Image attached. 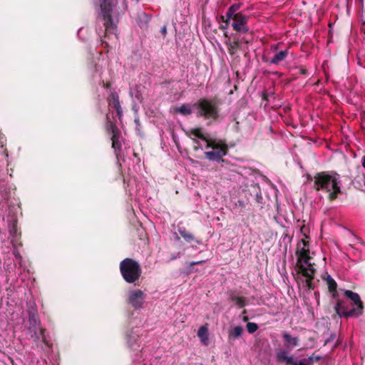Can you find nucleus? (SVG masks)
Returning <instances> with one entry per match:
<instances>
[{
    "label": "nucleus",
    "mask_w": 365,
    "mask_h": 365,
    "mask_svg": "<svg viewBox=\"0 0 365 365\" xmlns=\"http://www.w3.org/2000/svg\"><path fill=\"white\" fill-rule=\"evenodd\" d=\"M349 305L347 301L336 298L334 310L339 317H345V318L355 317V316L344 315L346 313L349 312L350 309H349Z\"/></svg>",
    "instance_id": "nucleus-12"
},
{
    "label": "nucleus",
    "mask_w": 365,
    "mask_h": 365,
    "mask_svg": "<svg viewBox=\"0 0 365 365\" xmlns=\"http://www.w3.org/2000/svg\"><path fill=\"white\" fill-rule=\"evenodd\" d=\"M327 284L329 291L331 293V297L334 299H336L338 297V293L336 291L337 284L330 275H327Z\"/></svg>",
    "instance_id": "nucleus-16"
},
{
    "label": "nucleus",
    "mask_w": 365,
    "mask_h": 365,
    "mask_svg": "<svg viewBox=\"0 0 365 365\" xmlns=\"http://www.w3.org/2000/svg\"><path fill=\"white\" fill-rule=\"evenodd\" d=\"M119 268L123 279L129 284L138 281L142 274L140 264L132 258H125L122 260Z\"/></svg>",
    "instance_id": "nucleus-5"
},
{
    "label": "nucleus",
    "mask_w": 365,
    "mask_h": 365,
    "mask_svg": "<svg viewBox=\"0 0 365 365\" xmlns=\"http://www.w3.org/2000/svg\"><path fill=\"white\" fill-rule=\"evenodd\" d=\"M192 107L196 117L205 120L207 126L220 119V101L217 98H200L193 104Z\"/></svg>",
    "instance_id": "nucleus-3"
},
{
    "label": "nucleus",
    "mask_w": 365,
    "mask_h": 365,
    "mask_svg": "<svg viewBox=\"0 0 365 365\" xmlns=\"http://www.w3.org/2000/svg\"><path fill=\"white\" fill-rule=\"evenodd\" d=\"M230 299L235 302V304L239 308L245 307L247 304V299L245 297L237 296L234 294H231Z\"/></svg>",
    "instance_id": "nucleus-18"
},
{
    "label": "nucleus",
    "mask_w": 365,
    "mask_h": 365,
    "mask_svg": "<svg viewBox=\"0 0 365 365\" xmlns=\"http://www.w3.org/2000/svg\"><path fill=\"white\" fill-rule=\"evenodd\" d=\"M308 267H305L303 264H300L298 267V272L304 277H314L316 269L313 267V264L309 262L307 264Z\"/></svg>",
    "instance_id": "nucleus-14"
},
{
    "label": "nucleus",
    "mask_w": 365,
    "mask_h": 365,
    "mask_svg": "<svg viewBox=\"0 0 365 365\" xmlns=\"http://www.w3.org/2000/svg\"><path fill=\"white\" fill-rule=\"evenodd\" d=\"M107 119L108 118L107 117ZM106 132L110 135H115L116 133H120V130L117 127V125L111 120H108L106 125Z\"/></svg>",
    "instance_id": "nucleus-19"
},
{
    "label": "nucleus",
    "mask_w": 365,
    "mask_h": 365,
    "mask_svg": "<svg viewBox=\"0 0 365 365\" xmlns=\"http://www.w3.org/2000/svg\"><path fill=\"white\" fill-rule=\"evenodd\" d=\"M328 25H329V27L331 29V28L332 27V25H333V24H328Z\"/></svg>",
    "instance_id": "nucleus-48"
},
{
    "label": "nucleus",
    "mask_w": 365,
    "mask_h": 365,
    "mask_svg": "<svg viewBox=\"0 0 365 365\" xmlns=\"http://www.w3.org/2000/svg\"><path fill=\"white\" fill-rule=\"evenodd\" d=\"M322 357L320 356H316L314 354L309 356L307 359H306L307 364H312L314 362H318L320 361Z\"/></svg>",
    "instance_id": "nucleus-28"
},
{
    "label": "nucleus",
    "mask_w": 365,
    "mask_h": 365,
    "mask_svg": "<svg viewBox=\"0 0 365 365\" xmlns=\"http://www.w3.org/2000/svg\"><path fill=\"white\" fill-rule=\"evenodd\" d=\"M179 257H180V252L174 253V254H173V255H171V257H170V258L169 261L175 260V259H178V258H179Z\"/></svg>",
    "instance_id": "nucleus-34"
},
{
    "label": "nucleus",
    "mask_w": 365,
    "mask_h": 365,
    "mask_svg": "<svg viewBox=\"0 0 365 365\" xmlns=\"http://www.w3.org/2000/svg\"><path fill=\"white\" fill-rule=\"evenodd\" d=\"M160 32L162 34L163 36H165L166 33H167V29H166V26H163L161 29H160Z\"/></svg>",
    "instance_id": "nucleus-37"
},
{
    "label": "nucleus",
    "mask_w": 365,
    "mask_h": 365,
    "mask_svg": "<svg viewBox=\"0 0 365 365\" xmlns=\"http://www.w3.org/2000/svg\"><path fill=\"white\" fill-rule=\"evenodd\" d=\"M175 110L183 115H189L192 113V109L188 104H183L180 107L176 108Z\"/></svg>",
    "instance_id": "nucleus-23"
},
{
    "label": "nucleus",
    "mask_w": 365,
    "mask_h": 365,
    "mask_svg": "<svg viewBox=\"0 0 365 365\" xmlns=\"http://www.w3.org/2000/svg\"><path fill=\"white\" fill-rule=\"evenodd\" d=\"M207 329L205 327H201L197 331V336L202 339L207 335Z\"/></svg>",
    "instance_id": "nucleus-30"
},
{
    "label": "nucleus",
    "mask_w": 365,
    "mask_h": 365,
    "mask_svg": "<svg viewBox=\"0 0 365 365\" xmlns=\"http://www.w3.org/2000/svg\"><path fill=\"white\" fill-rule=\"evenodd\" d=\"M309 248L300 247V244H297L296 255L298 256V259L297 262V266L298 267L300 264L304 262V264H308V262L311 259V257L309 255Z\"/></svg>",
    "instance_id": "nucleus-11"
},
{
    "label": "nucleus",
    "mask_w": 365,
    "mask_h": 365,
    "mask_svg": "<svg viewBox=\"0 0 365 365\" xmlns=\"http://www.w3.org/2000/svg\"><path fill=\"white\" fill-rule=\"evenodd\" d=\"M256 200L257 202H260L261 200H262V196L261 194H257L256 195Z\"/></svg>",
    "instance_id": "nucleus-39"
},
{
    "label": "nucleus",
    "mask_w": 365,
    "mask_h": 365,
    "mask_svg": "<svg viewBox=\"0 0 365 365\" xmlns=\"http://www.w3.org/2000/svg\"><path fill=\"white\" fill-rule=\"evenodd\" d=\"M104 27L106 35L110 33H115L118 30L117 24H104Z\"/></svg>",
    "instance_id": "nucleus-25"
},
{
    "label": "nucleus",
    "mask_w": 365,
    "mask_h": 365,
    "mask_svg": "<svg viewBox=\"0 0 365 365\" xmlns=\"http://www.w3.org/2000/svg\"><path fill=\"white\" fill-rule=\"evenodd\" d=\"M243 320L244 321H247L248 320V317H243Z\"/></svg>",
    "instance_id": "nucleus-44"
},
{
    "label": "nucleus",
    "mask_w": 365,
    "mask_h": 365,
    "mask_svg": "<svg viewBox=\"0 0 365 365\" xmlns=\"http://www.w3.org/2000/svg\"><path fill=\"white\" fill-rule=\"evenodd\" d=\"M117 0H99V16L105 23H114Z\"/></svg>",
    "instance_id": "nucleus-6"
},
{
    "label": "nucleus",
    "mask_w": 365,
    "mask_h": 365,
    "mask_svg": "<svg viewBox=\"0 0 365 365\" xmlns=\"http://www.w3.org/2000/svg\"><path fill=\"white\" fill-rule=\"evenodd\" d=\"M27 336L36 343L37 347L39 346V341H41L48 346H51L46 335V329L43 328L41 324L40 318L37 309L31 307L28 311V326Z\"/></svg>",
    "instance_id": "nucleus-4"
},
{
    "label": "nucleus",
    "mask_w": 365,
    "mask_h": 365,
    "mask_svg": "<svg viewBox=\"0 0 365 365\" xmlns=\"http://www.w3.org/2000/svg\"><path fill=\"white\" fill-rule=\"evenodd\" d=\"M246 313H247L246 310L244 309L243 312H242V314H246Z\"/></svg>",
    "instance_id": "nucleus-50"
},
{
    "label": "nucleus",
    "mask_w": 365,
    "mask_h": 365,
    "mask_svg": "<svg viewBox=\"0 0 365 365\" xmlns=\"http://www.w3.org/2000/svg\"><path fill=\"white\" fill-rule=\"evenodd\" d=\"M229 25H230V24H226L225 26H224L223 24H220L219 28H220V29H227V28H228V26H229Z\"/></svg>",
    "instance_id": "nucleus-40"
},
{
    "label": "nucleus",
    "mask_w": 365,
    "mask_h": 365,
    "mask_svg": "<svg viewBox=\"0 0 365 365\" xmlns=\"http://www.w3.org/2000/svg\"><path fill=\"white\" fill-rule=\"evenodd\" d=\"M361 165L364 168H365V155L363 156L361 160Z\"/></svg>",
    "instance_id": "nucleus-41"
},
{
    "label": "nucleus",
    "mask_w": 365,
    "mask_h": 365,
    "mask_svg": "<svg viewBox=\"0 0 365 365\" xmlns=\"http://www.w3.org/2000/svg\"><path fill=\"white\" fill-rule=\"evenodd\" d=\"M306 285L309 289H314V283L313 282V279L314 277H306Z\"/></svg>",
    "instance_id": "nucleus-29"
},
{
    "label": "nucleus",
    "mask_w": 365,
    "mask_h": 365,
    "mask_svg": "<svg viewBox=\"0 0 365 365\" xmlns=\"http://www.w3.org/2000/svg\"><path fill=\"white\" fill-rule=\"evenodd\" d=\"M145 297L146 294L142 290L134 289L129 292L127 302L135 309H139L143 307Z\"/></svg>",
    "instance_id": "nucleus-9"
},
{
    "label": "nucleus",
    "mask_w": 365,
    "mask_h": 365,
    "mask_svg": "<svg viewBox=\"0 0 365 365\" xmlns=\"http://www.w3.org/2000/svg\"><path fill=\"white\" fill-rule=\"evenodd\" d=\"M335 338V335L334 334H331L330 336V337L326 340L325 343H324V345H326L327 344H328L329 342H330L331 341L334 340Z\"/></svg>",
    "instance_id": "nucleus-36"
},
{
    "label": "nucleus",
    "mask_w": 365,
    "mask_h": 365,
    "mask_svg": "<svg viewBox=\"0 0 365 365\" xmlns=\"http://www.w3.org/2000/svg\"><path fill=\"white\" fill-rule=\"evenodd\" d=\"M244 40L246 43H248L250 41V38H245Z\"/></svg>",
    "instance_id": "nucleus-45"
},
{
    "label": "nucleus",
    "mask_w": 365,
    "mask_h": 365,
    "mask_svg": "<svg viewBox=\"0 0 365 365\" xmlns=\"http://www.w3.org/2000/svg\"><path fill=\"white\" fill-rule=\"evenodd\" d=\"M282 337L285 341V346L290 348L291 346H297L299 343V339L297 337H292L289 333L284 332Z\"/></svg>",
    "instance_id": "nucleus-17"
},
{
    "label": "nucleus",
    "mask_w": 365,
    "mask_h": 365,
    "mask_svg": "<svg viewBox=\"0 0 365 365\" xmlns=\"http://www.w3.org/2000/svg\"><path fill=\"white\" fill-rule=\"evenodd\" d=\"M308 180H312V178L310 175H309V176H308Z\"/></svg>",
    "instance_id": "nucleus-46"
},
{
    "label": "nucleus",
    "mask_w": 365,
    "mask_h": 365,
    "mask_svg": "<svg viewBox=\"0 0 365 365\" xmlns=\"http://www.w3.org/2000/svg\"><path fill=\"white\" fill-rule=\"evenodd\" d=\"M298 244H300V247H302V245H303L302 247H304L306 248L309 247V242L306 241L304 239L301 240V241Z\"/></svg>",
    "instance_id": "nucleus-32"
},
{
    "label": "nucleus",
    "mask_w": 365,
    "mask_h": 365,
    "mask_svg": "<svg viewBox=\"0 0 365 365\" xmlns=\"http://www.w3.org/2000/svg\"><path fill=\"white\" fill-rule=\"evenodd\" d=\"M300 73H301L302 74L306 75V74H307V70H306V69L302 68V69L300 70Z\"/></svg>",
    "instance_id": "nucleus-42"
},
{
    "label": "nucleus",
    "mask_w": 365,
    "mask_h": 365,
    "mask_svg": "<svg viewBox=\"0 0 365 365\" xmlns=\"http://www.w3.org/2000/svg\"><path fill=\"white\" fill-rule=\"evenodd\" d=\"M120 135L121 133H118L110 136V140L112 141V148H113L116 157H118L122 151V144L120 141Z\"/></svg>",
    "instance_id": "nucleus-13"
},
{
    "label": "nucleus",
    "mask_w": 365,
    "mask_h": 365,
    "mask_svg": "<svg viewBox=\"0 0 365 365\" xmlns=\"http://www.w3.org/2000/svg\"><path fill=\"white\" fill-rule=\"evenodd\" d=\"M140 19V23H149L152 21V16L146 14L144 12H141L138 14Z\"/></svg>",
    "instance_id": "nucleus-26"
},
{
    "label": "nucleus",
    "mask_w": 365,
    "mask_h": 365,
    "mask_svg": "<svg viewBox=\"0 0 365 365\" xmlns=\"http://www.w3.org/2000/svg\"><path fill=\"white\" fill-rule=\"evenodd\" d=\"M225 35L227 36V31L225 32Z\"/></svg>",
    "instance_id": "nucleus-52"
},
{
    "label": "nucleus",
    "mask_w": 365,
    "mask_h": 365,
    "mask_svg": "<svg viewBox=\"0 0 365 365\" xmlns=\"http://www.w3.org/2000/svg\"><path fill=\"white\" fill-rule=\"evenodd\" d=\"M240 6V4L232 5L227 11L225 16H222L223 23H229L231 19L233 20L234 23H246L247 21L246 16L238 11Z\"/></svg>",
    "instance_id": "nucleus-8"
},
{
    "label": "nucleus",
    "mask_w": 365,
    "mask_h": 365,
    "mask_svg": "<svg viewBox=\"0 0 365 365\" xmlns=\"http://www.w3.org/2000/svg\"><path fill=\"white\" fill-rule=\"evenodd\" d=\"M189 133L190 135L205 141L207 149H212L210 151L205 152L204 154L207 159L218 163L223 161L222 158L228 153V146L225 140L210 138L208 134L202 133V128H191Z\"/></svg>",
    "instance_id": "nucleus-1"
},
{
    "label": "nucleus",
    "mask_w": 365,
    "mask_h": 365,
    "mask_svg": "<svg viewBox=\"0 0 365 365\" xmlns=\"http://www.w3.org/2000/svg\"><path fill=\"white\" fill-rule=\"evenodd\" d=\"M102 86L103 88L106 89H109L111 86V83L110 82L105 83L104 81L102 82Z\"/></svg>",
    "instance_id": "nucleus-35"
},
{
    "label": "nucleus",
    "mask_w": 365,
    "mask_h": 365,
    "mask_svg": "<svg viewBox=\"0 0 365 365\" xmlns=\"http://www.w3.org/2000/svg\"><path fill=\"white\" fill-rule=\"evenodd\" d=\"M361 4H363L364 0H359Z\"/></svg>",
    "instance_id": "nucleus-51"
},
{
    "label": "nucleus",
    "mask_w": 365,
    "mask_h": 365,
    "mask_svg": "<svg viewBox=\"0 0 365 365\" xmlns=\"http://www.w3.org/2000/svg\"><path fill=\"white\" fill-rule=\"evenodd\" d=\"M313 187L316 191L322 190L329 193L328 200L330 202L335 200L338 195L341 193V182L336 173H317L314 177Z\"/></svg>",
    "instance_id": "nucleus-2"
},
{
    "label": "nucleus",
    "mask_w": 365,
    "mask_h": 365,
    "mask_svg": "<svg viewBox=\"0 0 365 365\" xmlns=\"http://www.w3.org/2000/svg\"><path fill=\"white\" fill-rule=\"evenodd\" d=\"M9 231H10V232H11V233H12V232H13V233L16 232V222H14L13 226H12V228H11Z\"/></svg>",
    "instance_id": "nucleus-38"
},
{
    "label": "nucleus",
    "mask_w": 365,
    "mask_h": 365,
    "mask_svg": "<svg viewBox=\"0 0 365 365\" xmlns=\"http://www.w3.org/2000/svg\"><path fill=\"white\" fill-rule=\"evenodd\" d=\"M242 333H243V328L241 326H237L232 331H230L229 339L239 338L242 336Z\"/></svg>",
    "instance_id": "nucleus-22"
},
{
    "label": "nucleus",
    "mask_w": 365,
    "mask_h": 365,
    "mask_svg": "<svg viewBox=\"0 0 365 365\" xmlns=\"http://www.w3.org/2000/svg\"><path fill=\"white\" fill-rule=\"evenodd\" d=\"M235 206L240 209V212H242L246 207V203L243 200H239L235 202Z\"/></svg>",
    "instance_id": "nucleus-31"
},
{
    "label": "nucleus",
    "mask_w": 365,
    "mask_h": 365,
    "mask_svg": "<svg viewBox=\"0 0 365 365\" xmlns=\"http://www.w3.org/2000/svg\"><path fill=\"white\" fill-rule=\"evenodd\" d=\"M246 327L250 334L255 332L258 329V325L254 322H247Z\"/></svg>",
    "instance_id": "nucleus-27"
},
{
    "label": "nucleus",
    "mask_w": 365,
    "mask_h": 365,
    "mask_svg": "<svg viewBox=\"0 0 365 365\" xmlns=\"http://www.w3.org/2000/svg\"><path fill=\"white\" fill-rule=\"evenodd\" d=\"M231 26L235 31V35L240 36L242 34H247L250 30L247 24H231Z\"/></svg>",
    "instance_id": "nucleus-21"
},
{
    "label": "nucleus",
    "mask_w": 365,
    "mask_h": 365,
    "mask_svg": "<svg viewBox=\"0 0 365 365\" xmlns=\"http://www.w3.org/2000/svg\"><path fill=\"white\" fill-rule=\"evenodd\" d=\"M203 262H205L204 260L196 261V262H191L189 263V267H192L194 265L201 264Z\"/></svg>",
    "instance_id": "nucleus-33"
},
{
    "label": "nucleus",
    "mask_w": 365,
    "mask_h": 365,
    "mask_svg": "<svg viewBox=\"0 0 365 365\" xmlns=\"http://www.w3.org/2000/svg\"><path fill=\"white\" fill-rule=\"evenodd\" d=\"M178 232L180 236L187 242H191L195 240L193 235L185 227H179Z\"/></svg>",
    "instance_id": "nucleus-20"
},
{
    "label": "nucleus",
    "mask_w": 365,
    "mask_h": 365,
    "mask_svg": "<svg viewBox=\"0 0 365 365\" xmlns=\"http://www.w3.org/2000/svg\"><path fill=\"white\" fill-rule=\"evenodd\" d=\"M304 226L302 227H301V232H304Z\"/></svg>",
    "instance_id": "nucleus-47"
},
{
    "label": "nucleus",
    "mask_w": 365,
    "mask_h": 365,
    "mask_svg": "<svg viewBox=\"0 0 365 365\" xmlns=\"http://www.w3.org/2000/svg\"><path fill=\"white\" fill-rule=\"evenodd\" d=\"M193 141L196 143V144H199V141L197 140L196 139H193Z\"/></svg>",
    "instance_id": "nucleus-43"
},
{
    "label": "nucleus",
    "mask_w": 365,
    "mask_h": 365,
    "mask_svg": "<svg viewBox=\"0 0 365 365\" xmlns=\"http://www.w3.org/2000/svg\"><path fill=\"white\" fill-rule=\"evenodd\" d=\"M240 41L239 38H234L232 43H230L228 49L231 53H233L239 47Z\"/></svg>",
    "instance_id": "nucleus-24"
},
{
    "label": "nucleus",
    "mask_w": 365,
    "mask_h": 365,
    "mask_svg": "<svg viewBox=\"0 0 365 365\" xmlns=\"http://www.w3.org/2000/svg\"><path fill=\"white\" fill-rule=\"evenodd\" d=\"M289 53V49L287 48L284 51H280L274 55V56L269 60V63L277 65L280 62L283 61L287 56Z\"/></svg>",
    "instance_id": "nucleus-15"
},
{
    "label": "nucleus",
    "mask_w": 365,
    "mask_h": 365,
    "mask_svg": "<svg viewBox=\"0 0 365 365\" xmlns=\"http://www.w3.org/2000/svg\"><path fill=\"white\" fill-rule=\"evenodd\" d=\"M344 295L346 298L349 299L351 301V306H356V307L350 309L349 312L346 313L344 315L355 316V317H359L361 315H362L364 309V303L361 300L359 294L351 290H345Z\"/></svg>",
    "instance_id": "nucleus-7"
},
{
    "label": "nucleus",
    "mask_w": 365,
    "mask_h": 365,
    "mask_svg": "<svg viewBox=\"0 0 365 365\" xmlns=\"http://www.w3.org/2000/svg\"><path fill=\"white\" fill-rule=\"evenodd\" d=\"M304 236L306 237V238H308L309 237L305 234L304 233Z\"/></svg>",
    "instance_id": "nucleus-49"
},
{
    "label": "nucleus",
    "mask_w": 365,
    "mask_h": 365,
    "mask_svg": "<svg viewBox=\"0 0 365 365\" xmlns=\"http://www.w3.org/2000/svg\"><path fill=\"white\" fill-rule=\"evenodd\" d=\"M107 101L108 106L116 110L117 116L118 119L120 120L123 117V111L120 103L118 94L115 91H112L110 93Z\"/></svg>",
    "instance_id": "nucleus-10"
},
{
    "label": "nucleus",
    "mask_w": 365,
    "mask_h": 365,
    "mask_svg": "<svg viewBox=\"0 0 365 365\" xmlns=\"http://www.w3.org/2000/svg\"><path fill=\"white\" fill-rule=\"evenodd\" d=\"M364 185H365V181H364Z\"/></svg>",
    "instance_id": "nucleus-53"
}]
</instances>
